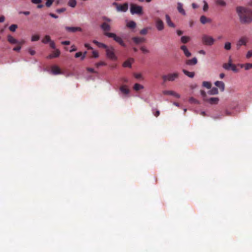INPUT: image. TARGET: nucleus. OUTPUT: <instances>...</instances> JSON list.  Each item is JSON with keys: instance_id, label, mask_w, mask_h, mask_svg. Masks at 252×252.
<instances>
[{"instance_id": "nucleus-24", "label": "nucleus", "mask_w": 252, "mask_h": 252, "mask_svg": "<svg viewBox=\"0 0 252 252\" xmlns=\"http://www.w3.org/2000/svg\"><path fill=\"white\" fill-rule=\"evenodd\" d=\"M133 59L132 58H130L128 60L125 61L123 63V66L124 67H130L132 63L133 62Z\"/></svg>"}, {"instance_id": "nucleus-2", "label": "nucleus", "mask_w": 252, "mask_h": 252, "mask_svg": "<svg viewBox=\"0 0 252 252\" xmlns=\"http://www.w3.org/2000/svg\"><path fill=\"white\" fill-rule=\"evenodd\" d=\"M201 42L205 46H211L214 44L215 39L210 35L204 34L201 36Z\"/></svg>"}, {"instance_id": "nucleus-13", "label": "nucleus", "mask_w": 252, "mask_h": 252, "mask_svg": "<svg viewBox=\"0 0 252 252\" xmlns=\"http://www.w3.org/2000/svg\"><path fill=\"white\" fill-rule=\"evenodd\" d=\"M163 94L164 95H173L177 98H179L180 97V95L179 94L173 91H164L163 92Z\"/></svg>"}, {"instance_id": "nucleus-40", "label": "nucleus", "mask_w": 252, "mask_h": 252, "mask_svg": "<svg viewBox=\"0 0 252 252\" xmlns=\"http://www.w3.org/2000/svg\"><path fill=\"white\" fill-rule=\"evenodd\" d=\"M17 28V25L13 24L9 27V29L11 32H14L15 31V30Z\"/></svg>"}, {"instance_id": "nucleus-51", "label": "nucleus", "mask_w": 252, "mask_h": 252, "mask_svg": "<svg viewBox=\"0 0 252 252\" xmlns=\"http://www.w3.org/2000/svg\"><path fill=\"white\" fill-rule=\"evenodd\" d=\"M98 53L97 52L95 51H94L93 52V57L94 58H98Z\"/></svg>"}, {"instance_id": "nucleus-57", "label": "nucleus", "mask_w": 252, "mask_h": 252, "mask_svg": "<svg viewBox=\"0 0 252 252\" xmlns=\"http://www.w3.org/2000/svg\"><path fill=\"white\" fill-rule=\"evenodd\" d=\"M103 19L106 21V22H110L112 21L111 19L106 17H103Z\"/></svg>"}, {"instance_id": "nucleus-44", "label": "nucleus", "mask_w": 252, "mask_h": 252, "mask_svg": "<svg viewBox=\"0 0 252 252\" xmlns=\"http://www.w3.org/2000/svg\"><path fill=\"white\" fill-rule=\"evenodd\" d=\"M54 1V0H47V1L46 2V6L49 7L51 6L53 2Z\"/></svg>"}, {"instance_id": "nucleus-11", "label": "nucleus", "mask_w": 252, "mask_h": 252, "mask_svg": "<svg viewBox=\"0 0 252 252\" xmlns=\"http://www.w3.org/2000/svg\"><path fill=\"white\" fill-rule=\"evenodd\" d=\"M128 7V5L127 2L124 3L123 4H119L117 6V10L118 11L126 12Z\"/></svg>"}, {"instance_id": "nucleus-18", "label": "nucleus", "mask_w": 252, "mask_h": 252, "mask_svg": "<svg viewBox=\"0 0 252 252\" xmlns=\"http://www.w3.org/2000/svg\"><path fill=\"white\" fill-rule=\"evenodd\" d=\"M51 70L53 74L55 75L60 74L62 73L61 69L57 65H53L51 67Z\"/></svg>"}, {"instance_id": "nucleus-46", "label": "nucleus", "mask_w": 252, "mask_h": 252, "mask_svg": "<svg viewBox=\"0 0 252 252\" xmlns=\"http://www.w3.org/2000/svg\"><path fill=\"white\" fill-rule=\"evenodd\" d=\"M230 69L233 70L234 72H237L238 71V69L237 68L236 65L234 64H232L231 65V67L230 68Z\"/></svg>"}, {"instance_id": "nucleus-41", "label": "nucleus", "mask_w": 252, "mask_h": 252, "mask_svg": "<svg viewBox=\"0 0 252 252\" xmlns=\"http://www.w3.org/2000/svg\"><path fill=\"white\" fill-rule=\"evenodd\" d=\"M39 36L37 34L33 35L32 36L31 40L32 41H36L39 39Z\"/></svg>"}, {"instance_id": "nucleus-61", "label": "nucleus", "mask_w": 252, "mask_h": 252, "mask_svg": "<svg viewBox=\"0 0 252 252\" xmlns=\"http://www.w3.org/2000/svg\"><path fill=\"white\" fill-rule=\"evenodd\" d=\"M85 47H86L88 49H93V48L89 44L85 43Z\"/></svg>"}, {"instance_id": "nucleus-32", "label": "nucleus", "mask_w": 252, "mask_h": 252, "mask_svg": "<svg viewBox=\"0 0 252 252\" xmlns=\"http://www.w3.org/2000/svg\"><path fill=\"white\" fill-rule=\"evenodd\" d=\"M216 3L217 5H219L222 6H225L226 5V2L223 0H216Z\"/></svg>"}, {"instance_id": "nucleus-58", "label": "nucleus", "mask_w": 252, "mask_h": 252, "mask_svg": "<svg viewBox=\"0 0 252 252\" xmlns=\"http://www.w3.org/2000/svg\"><path fill=\"white\" fill-rule=\"evenodd\" d=\"M19 14H23L25 15H29L30 14V11H20L19 12Z\"/></svg>"}, {"instance_id": "nucleus-49", "label": "nucleus", "mask_w": 252, "mask_h": 252, "mask_svg": "<svg viewBox=\"0 0 252 252\" xmlns=\"http://www.w3.org/2000/svg\"><path fill=\"white\" fill-rule=\"evenodd\" d=\"M204 5L203 6V9L204 11H206L208 9V5L206 1H204Z\"/></svg>"}, {"instance_id": "nucleus-8", "label": "nucleus", "mask_w": 252, "mask_h": 252, "mask_svg": "<svg viewBox=\"0 0 252 252\" xmlns=\"http://www.w3.org/2000/svg\"><path fill=\"white\" fill-rule=\"evenodd\" d=\"M100 28L104 32V34L106 36L107 33H110L109 32L111 31V26L106 22H103L100 26Z\"/></svg>"}, {"instance_id": "nucleus-1", "label": "nucleus", "mask_w": 252, "mask_h": 252, "mask_svg": "<svg viewBox=\"0 0 252 252\" xmlns=\"http://www.w3.org/2000/svg\"><path fill=\"white\" fill-rule=\"evenodd\" d=\"M236 12L241 23L247 24L252 22V10L251 9L243 6H237Z\"/></svg>"}, {"instance_id": "nucleus-7", "label": "nucleus", "mask_w": 252, "mask_h": 252, "mask_svg": "<svg viewBox=\"0 0 252 252\" xmlns=\"http://www.w3.org/2000/svg\"><path fill=\"white\" fill-rule=\"evenodd\" d=\"M7 41L12 44H24L25 42L24 40H21L20 41H18L16 40L15 38H14L13 36H12L11 35H7Z\"/></svg>"}, {"instance_id": "nucleus-27", "label": "nucleus", "mask_w": 252, "mask_h": 252, "mask_svg": "<svg viewBox=\"0 0 252 252\" xmlns=\"http://www.w3.org/2000/svg\"><path fill=\"white\" fill-rule=\"evenodd\" d=\"M52 40H51L50 36L49 35H46L45 37L42 39V42L44 44H46L48 42H50Z\"/></svg>"}, {"instance_id": "nucleus-56", "label": "nucleus", "mask_w": 252, "mask_h": 252, "mask_svg": "<svg viewBox=\"0 0 252 252\" xmlns=\"http://www.w3.org/2000/svg\"><path fill=\"white\" fill-rule=\"evenodd\" d=\"M32 2L34 4H38L41 2V0H32Z\"/></svg>"}, {"instance_id": "nucleus-12", "label": "nucleus", "mask_w": 252, "mask_h": 252, "mask_svg": "<svg viewBox=\"0 0 252 252\" xmlns=\"http://www.w3.org/2000/svg\"><path fill=\"white\" fill-rule=\"evenodd\" d=\"M156 26L158 31H162L164 29V24L162 21L160 19H158L156 22Z\"/></svg>"}, {"instance_id": "nucleus-17", "label": "nucleus", "mask_w": 252, "mask_h": 252, "mask_svg": "<svg viewBox=\"0 0 252 252\" xmlns=\"http://www.w3.org/2000/svg\"><path fill=\"white\" fill-rule=\"evenodd\" d=\"M200 21L201 24H205L206 23H210L212 20L210 18H207L206 16L202 15L200 18Z\"/></svg>"}, {"instance_id": "nucleus-30", "label": "nucleus", "mask_w": 252, "mask_h": 252, "mask_svg": "<svg viewBox=\"0 0 252 252\" xmlns=\"http://www.w3.org/2000/svg\"><path fill=\"white\" fill-rule=\"evenodd\" d=\"M241 67H244L246 70H249L252 68V63H247L241 65Z\"/></svg>"}, {"instance_id": "nucleus-14", "label": "nucleus", "mask_w": 252, "mask_h": 252, "mask_svg": "<svg viewBox=\"0 0 252 252\" xmlns=\"http://www.w3.org/2000/svg\"><path fill=\"white\" fill-rule=\"evenodd\" d=\"M65 30L71 32H82V30L80 27H66L65 28Z\"/></svg>"}, {"instance_id": "nucleus-62", "label": "nucleus", "mask_w": 252, "mask_h": 252, "mask_svg": "<svg viewBox=\"0 0 252 252\" xmlns=\"http://www.w3.org/2000/svg\"><path fill=\"white\" fill-rule=\"evenodd\" d=\"M87 70L90 72H92V73H95L96 72L94 71V69L92 68H87Z\"/></svg>"}, {"instance_id": "nucleus-21", "label": "nucleus", "mask_w": 252, "mask_h": 252, "mask_svg": "<svg viewBox=\"0 0 252 252\" xmlns=\"http://www.w3.org/2000/svg\"><path fill=\"white\" fill-rule=\"evenodd\" d=\"M186 63L187 65H195L197 63V60L195 57H194L192 59L187 60Z\"/></svg>"}, {"instance_id": "nucleus-25", "label": "nucleus", "mask_w": 252, "mask_h": 252, "mask_svg": "<svg viewBox=\"0 0 252 252\" xmlns=\"http://www.w3.org/2000/svg\"><path fill=\"white\" fill-rule=\"evenodd\" d=\"M183 72L186 75L190 78H193L194 76V73L193 72H189L185 69H183Z\"/></svg>"}, {"instance_id": "nucleus-10", "label": "nucleus", "mask_w": 252, "mask_h": 252, "mask_svg": "<svg viewBox=\"0 0 252 252\" xmlns=\"http://www.w3.org/2000/svg\"><path fill=\"white\" fill-rule=\"evenodd\" d=\"M132 41L136 45L139 44L140 43L145 42L146 39L143 37L135 36L131 38Z\"/></svg>"}, {"instance_id": "nucleus-5", "label": "nucleus", "mask_w": 252, "mask_h": 252, "mask_svg": "<svg viewBox=\"0 0 252 252\" xmlns=\"http://www.w3.org/2000/svg\"><path fill=\"white\" fill-rule=\"evenodd\" d=\"M130 10L132 14L141 15L142 14V7L135 4H130Z\"/></svg>"}, {"instance_id": "nucleus-3", "label": "nucleus", "mask_w": 252, "mask_h": 252, "mask_svg": "<svg viewBox=\"0 0 252 252\" xmlns=\"http://www.w3.org/2000/svg\"><path fill=\"white\" fill-rule=\"evenodd\" d=\"M179 73L174 72L163 75L162 78L164 82L166 81H174L179 77Z\"/></svg>"}, {"instance_id": "nucleus-64", "label": "nucleus", "mask_w": 252, "mask_h": 252, "mask_svg": "<svg viewBox=\"0 0 252 252\" xmlns=\"http://www.w3.org/2000/svg\"><path fill=\"white\" fill-rule=\"evenodd\" d=\"M77 50L76 48L74 45L71 46V49L70 50V52H72Z\"/></svg>"}, {"instance_id": "nucleus-19", "label": "nucleus", "mask_w": 252, "mask_h": 252, "mask_svg": "<svg viewBox=\"0 0 252 252\" xmlns=\"http://www.w3.org/2000/svg\"><path fill=\"white\" fill-rule=\"evenodd\" d=\"M183 5L181 2L177 3V10L178 12L183 15H186V13L185 10L184 9Z\"/></svg>"}, {"instance_id": "nucleus-48", "label": "nucleus", "mask_w": 252, "mask_h": 252, "mask_svg": "<svg viewBox=\"0 0 252 252\" xmlns=\"http://www.w3.org/2000/svg\"><path fill=\"white\" fill-rule=\"evenodd\" d=\"M106 63H104V62H98L97 63H95V66L97 67H98L99 66H101V65H105Z\"/></svg>"}, {"instance_id": "nucleus-53", "label": "nucleus", "mask_w": 252, "mask_h": 252, "mask_svg": "<svg viewBox=\"0 0 252 252\" xmlns=\"http://www.w3.org/2000/svg\"><path fill=\"white\" fill-rule=\"evenodd\" d=\"M65 11V8H62L58 9L56 10L57 12H58L59 13H61Z\"/></svg>"}, {"instance_id": "nucleus-28", "label": "nucleus", "mask_w": 252, "mask_h": 252, "mask_svg": "<svg viewBox=\"0 0 252 252\" xmlns=\"http://www.w3.org/2000/svg\"><path fill=\"white\" fill-rule=\"evenodd\" d=\"M143 86L138 83L135 84L133 86V89L136 91H138L141 89H143Z\"/></svg>"}, {"instance_id": "nucleus-37", "label": "nucleus", "mask_w": 252, "mask_h": 252, "mask_svg": "<svg viewBox=\"0 0 252 252\" xmlns=\"http://www.w3.org/2000/svg\"><path fill=\"white\" fill-rule=\"evenodd\" d=\"M140 49L144 54H148L150 52L149 50L144 46H141Z\"/></svg>"}, {"instance_id": "nucleus-55", "label": "nucleus", "mask_w": 252, "mask_h": 252, "mask_svg": "<svg viewBox=\"0 0 252 252\" xmlns=\"http://www.w3.org/2000/svg\"><path fill=\"white\" fill-rule=\"evenodd\" d=\"M252 56V51H248L246 55V57L247 58H250Z\"/></svg>"}, {"instance_id": "nucleus-9", "label": "nucleus", "mask_w": 252, "mask_h": 252, "mask_svg": "<svg viewBox=\"0 0 252 252\" xmlns=\"http://www.w3.org/2000/svg\"><path fill=\"white\" fill-rule=\"evenodd\" d=\"M248 40L249 38L246 36H243L240 38L237 43V48L239 49V48L242 45H246Z\"/></svg>"}, {"instance_id": "nucleus-38", "label": "nucleus", "mask_w": 252, "mask_h": 252, "mask_svg": "<svg viewBox=\"0 0 252 252\" xmlns=\"http://www.w3.org/2000/svg\"><path fill=\"white\" fill-rule=\"evenodd\" d=\"M133 76H134V77L137 79H139V80H143V78L142 77V75L141 73H134L133 74Z\"/></svg>"}, {"instance_id": "nucleus-59", "label": "nucleus", "mask_w": 252, "mask_h": 252, "mask_svg": "<svg viewBox=\"0 0 252 252\" xmlns=\"http://www.w3.org/2000/svg\"><path fill=\"white\" fill-rule=\"evenodd\" d=\"M29 52L30 54L32 56L34 55L35 54V51L31 49H29Z\"/></svg>"}, {"instance_id": "nucleus-26", "label": "nucleus", "mask_w": 252, "mask_h": 252, "mask_svg": "<svg viewBox=\"0 0 252 252\" xmlns=\"http://www.w3.org/2000/svg\"><path fill=\"white\" fill-rule=\"evenodd\" d=\"M208 93L211 95L217 94L219 93L218 89L217 88L214 87L208 92Z\"/></svg>"}, {"instance_id": "nucleus-43", "label": "nucleus", "mask_w": 252, "mask_h": 252, "mask_svg": "<svg viewBox=\"0 0 252 252\" xmlns=\"http://www.w3.org/2000/svg\"><path fill=\"white\" fill-rule=\"evenodd\" d=\"M97 46L99 48H105V49H106V50H107V48H108V46L106 44L102 43H100V42H99V43L98 44Z\"/></svg>"}, {"instance_id": "nucleus-45", "label": "nucleus", "mask_w": 252, "mask_h": 252, "mask_svg": "<svg viewBox=\"0 0 252 252\" xmlns=\"http://www.w3.org/2000/svg\"><path fill=\"white\" fill-rule=\"evenodd\" d=\"M22 45V44L17 45L16 47H15L13 48V50L16 52H19L21 50Z\"/></svg>"}, {"instance_id": "nucleus-15", "label": "nucleus", "mask_w": 252, "mask_h": 252, "mask_svg": "<svg viewBox=\"0 0 252 252\" xmlns=\"http://www.w3.org/2000/svg\"><path fill=\"white\" fill-rule=\"evenodd\" d=\"M165 20L167 25L171 28H175L176 27L175 25L172 22L170 17L169 15H165Z\"/></svg>"}, {"instance_id": "nucleus-52", "label": "nucleus", "mask_w": 252, "mask_h": 252, "mask_svg": "<svg viewBox=\"0 0 252 252\" xmlns=\"http://www.w3.org/2000/svg\"><path fill=\"white\" fill-rule=\"evenodd\" d=\"M189 101L190 102V103H198V101L197 100H196L195 99H194L193 97H190L189 99Z\"/></svg>"}, {"instance_id": "nucleus-35", "label": "nucleus", "mask_w": 252, "mask_h": 252, "mask_svg": "<svg viewBox=\"0 0 252 252\" xmlns=\"http://www.w3.org/2000/svg\"><path fill=\"white\" fill-rule=\"evenodd\" d=\"M202 85L207 89H210L211 87V84L209 82L204 81L202 83Z\"/></svg>"}, {"instance_id": "nucleus-42", "label": "nucleus", "mask_w": 252, "mask_h": 252, "mask_svg": "<svg viewBox=\"0 0 252 252\" xmlns=\"http://www.w3.org/2000/svg\"><path fill=\"white\" fill-rule=\"evenodd\" d=\"M148 29L147 28L142 29L140 31V34H141V35H146L148 33Z\"/></svg>"}, {"instance_id": "nucleus-23", "label": "nucleus", "mask_w": 252, "mask_h": 252, "mask_svg": "<svg viewBox=\"0 0 252 252\" xmlns=\"http://www.w3.org/2000/svg\"><path fill=\"white\" fill-rule=\"evenodd\" d=\"M219 100V99L218 97H211L209 99H206V101L209 102L211 104H217Z\"/></svg>"}, {"instance_id": "nucleus-31", "label": "nucleus", "mask_w": 252, "mask_h": 252, "mask_svg": "<svg viewBox=\"0 0 252 252\" xmlns=\"http://www.w3.org/2000/svg\"><path fill=\"white\" fill-rule=\"evenodd\" d=\"M126 26L129 28L134 29L136 27V23L134 21H131L127 23Z\"/></svg>"}, {"instance_id": "nucleus-6", "label": "nucleus", "mask_w": 252, "mask_h": 252, "mask_svg": "<svg viewBox=\"0 0 252 252\" xmlns=\"http://www.w3.org/2000/svg\"><path fill=\"white\" fill-rule=\"evenodd\" d=\"M114 50V48L113 47H108L106 50L107 57L112 60H115L117 59Z\"/></svg>"}, {"instance_id": "nucleus-20", "label": "nucleus", "mask_w": 252, "mask_h": 252, "mask_svg": "<svg viewBox=\"0 0 252 252\" xmlns=\"http://www.w3.org/2000/svg\"><path fill=\"white\" fill-rule=\"evenodd\" d=\"M181 49L184 52V53L186 57H189L190 56H191V54L190 52L188 50L186 46H181Z\"/></svg>"}, {"instance_id": "nucleus-54", "label": "nucleus", "mask_w": 252, "mask_h": 252, "mask_svg": "<svg viewBox=\"0 0 252 252\" xmlns=\"http://www.w3.org/2000/svg\"><path fill=\"white\" fill-rule=\"evenodd\" d=\"M75 57L76 58L81 57V58H82V52H79L76 53L75 54Z\"/></svg>"}, {"instance_id": "nucleus-4", "label": "nucleus", "mask_w": 252, "mask_h": 252, "mask_svg": "<svg viewBox=\"0 0 252 252\" xmlns=\"http://www.w3.org/2000/svg\"><path fill=\"white\" fill-rule=\"evenodd\" d=\"M106 36L109 38H113V39L120 44L123 47H126V45L124 43L122 38L120 36H117L115 33H107Z\"/></svg>"}, {"instance_id": "nucleus-29", "label": "nucleus", "mask_w": 252, "mask_h": 252, "mask_svg": "<svg viewBox=\"0 0 252 252\" xmlns=\"http://www.w3.org/2000/svg\"><path fill=\"white\" fill-rule=\"evenodd\" d=\"M190 37L187 36H183L181 38V42L183 43H188L190 40Z\"/></svg>"}, {"instance_id": "nucleus-60", "label": "nucleus", "mask_w": 252, "mask_h": 252, "mask_svg": "<svg viewBox=\"0 0 252 252\" xmlns=\"http://www.w3.org/2000/svg\"><path fill=\"white\" fill-rule=\"evenodd\" d=\"M153 113H154V115L156 117H158L159 115V114H160V112H159V110H156L155 113L154 112H153Z\"/></svg>"}, {"instance_id": "nucleus-50", "label": "nucleus", "mask_w": 252, "mask_h": 252, "mask_svg": "<svg viewBox=\"0 0 252 252\" xmlns=\"http://www.w3.org/2000/svg\"><path fill=\"white\" fill-rule=\"evenodd\" d=\"M50 46L52 49H55V48H56L55 43V42L53 41H50Z\"/></svg>"}, {"instance_id": "nucleus-33", "label": "nucleus", "mask_w": 252, "mask_h": 252, "mask_svg": "<svg viewBox=\"0 0 252 252\" xmlns=\"http://www.w3.org/2000/svg\"><path fill=\"white\" fill-rule=\"evenodd\" d=\"M232 64V63H223L222 66L226 70H230Z\"/></svg>"}, {"instance_id": "nucleus-34", "label": "nucleus", "mask_w": 252, "mask_h": 252, "mask_svg": "<svg viewBox=\"0 0 252 252\" xmlns=\"http://www.w3.org/2000/svg\"><path fill=\"white\" fill-rule=\"evenodd\" d=\"M68 4L71 7H74L76 5V0H69Z\"/></svg>"}, {"instance_id": "nucleus-39", "label": "nucleus", "mask_w": 252, "mask_h": 252, "mask_svg": "<svg viewBox=\"0 0 252 252\" xmlns=\"http://www.w3.org/2000/svg\"><path fill=\"white\" fill-rule=\"evenodd\" d=\"M54 58L58 57L60 55V51L59 49H56L53 53Z\"/></svg>"}, {"instance_id": "nucleus-63", "label": "nucleus", "mask_w": 252, "mask_h": 252, "mask_svg": "<svg viewBox=\"0 0 252 252\" xmlns=\"http://www.w3.org/2000/svg\"><path fill=\"white\" fill-rule=\"evenodd\" d=\"M61 43L63 45H69L70 41H62Z\"/></svg>"}, {"instance_id": "nucleus-47", "label": "nucleus", "mask_w": 252, "mask_h": 252, "mask_svg": "<svg viewBox=\"0 0 252 252\" xmlns=\"http://www.w3.org/2000/svg\"><path fill=\"white\" fill-rule=\"evenodd\" d=\"M201 95L202 96V97H203V99L205 101H206V99H207V98H206V94L205 93V91H201Z\"/></svg>"}, {"instance_id": "nucleus-16", "label": "nucleus", "mask_w": 252, "mask_h": 252, "mask_svg": "<svg viewBox=\"0 0 252 252\" xmlns=\"http://www.w3.org/2000/svg\"><path fill=\"white\" fill-rule=\"evenodd\" d=\"M215 86L218 87L221 92H223L225 88V84L222 81H217L215 83Z\"/></svg>"}, {"instance_id": "nucleus-22", "label": "nucleus", "mask_w": 252, "mask_h": 252, "mask_svg": "<svg viewBox=\"0 0 252 252\" xmlns=\"http://www.w3.org/2000/svg\"><path fill=\"white\" fill-rule=\"evenodd\" d=\"M120 91L124 94H127L129 93V90L126 85H122L120 88Z\"/></svg>"}, {"instance_id": "nucleus-36", "label": "nucleus", "mask_w": 252, "mask_h": 252, "mask_svg": "<svg viewBox=\"0 0 252 252\" xmlns=\"http://www.w3.org/2000/svg\"><path fill=\"white\" fill-rule=\"evenodd\" d=\"M224 49L226 50H229L231 48V44L229 42H227L224 44Z\"/></svg>"}]
</instances>
